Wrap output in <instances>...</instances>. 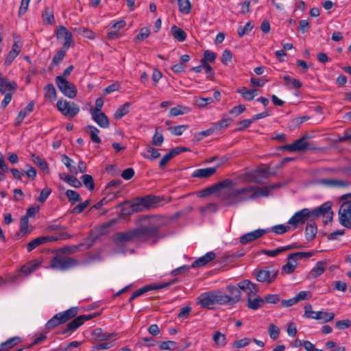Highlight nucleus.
<instances>
[{"mask_svg":"<svg viewBox=\"0 0 351 351\" xmlns=\"http://www.w3.org/2000/svg\"><path fill=\"white\" fill-rule=\"evenodd\" d=\"M270 195L271 191L268 186L264 187L246 186L223 192L221 200L224 202L227 206H234L250 199H255L259 197H268Z\"/></svg>","mask_w":351,"mask_h":351,"instance_id":"nucleus-1","label":"nucleus"},{"mask_svg":"<svg viewBox=\"0 0 351 351\" xmlns=\"http://www.w3.org/2000/svg\"><path fill=\"white\" fill-rule=\"evenodd\" d=\"M330 209V202H326L320 206L310 210L308 208H303L296 212L288 221V223L294 228H297L300 225L304 223L307 220L313 221L315 218L323 215Z\"/></svg>","mask_w":351,"mask_h":351,"instance_id":"nucleus-2","label":"nucleus"},{"mask_svg":"<svg viewBox=\"0 0 351 351\" xmlns=\"http://www.w3.org/2000/svg\"><path fill=\"white\" fill-rule=\"evenodd\" d=\"M77 307H71L64 312L57 313L47 322L45 328L47 330L53 329L74 318L77 315Z\"/></svg>","mask_w":351,"mask_h":351,"instance_id":"nucleus-3","label":"nucleus"},{"mask_svg":"<svg viewBox=\"0 0 351 351\" xmlns=\"http://www.w3.org/2000/svg\"><path fill=\"white\" fill-rule=\"evenodd\" d=\"M278 270L274 269L271 266L263 267L259 269L254 271V276L260 282L272 283L277 278Z\"/></svg>","mask_w":351,"mask_h":351,"instance_id":"nucleus-4","label":"nucleus"},{"mask_svg":"<svg viewBox=\"0 0 351 351\" xmlns=\"http://www.w3.org/2000/svg\"><path fill=\"white\" fill-rule=\"evenodd\" d=\"M159 226H142L138 228H135L136 239L142 241H147L150 239H158Z\"/></svg>","mask_w":351,"mask_h":351,"instance_id":"nucleus-5","label":"nucleus"},{"mask_svg":"<svg viewBox=\"0 0 351 351\" xmlns=\"http://www.w3.org/2000/svg\"><path fill=\"white\" fill-rule=\"evenodd\" d=\"M55 80L58 89L64 96L71 99L76 97L77 90L73 83L60 76H56Z\"/></svg>","mask_w":351,"mask_h":351,"instance_id":"nucleus-6","label":"nucleus"},{"mask_svg":"<svg viewBox=\"0 0 351 351\" xmlns=\"http://www.w3.org/2000/svg\"><path fill=\"white\" fill-rule=\"evenodd\" d=\"M78 265V261L68 256H55L51 261V267L56 269L66 270Z\"/></svg>","mask_w":351,"mask_h":351,"instance_id":"nucleus-7","label":"nucleus"},{"mask_svg":"<svg viewBox=\"0 0 351 351\" xmlns=\"http://www.w3.org/2000/svg\"><path fill=\"white\" fill-rule=\"evenodd\" d=\"M56 106L58 110L67 117L73 118L80 112V108L74 102L67 101L62 99L58 101Z\"/></svg>","mask_w":351,"mask_h":351,"instance_id":"nucleus-8","label":"nucleus"},{"mask_svg":"<svg viewBox=\"0 0 351 351\" xmlns=\"http://www.w3.org/2000/svg\"><path fill=\"white\" fill-rule=\"evenodd\" d=\"M339 221L343 226L351 229V201L342 203L338 212Z\"/></svg>","mask_w":351,"mask_h":351,"instance_id":"nucleus-9","label":"nucleus"},{"mask_svg":"<svg viewBox=\"0 0 351 351\" xmlns=\"http://www.w3.org/2000/svg\"><path fill=\"white\" fill-rule=\"evenodd\" d=\"M178 282V280L177 278H174L167 282H164L159 284L158 285H148L143 287L142 288L135 291L132 294L133 297L138 298L139 296L143 295L145 293L152 291V290H156V289H161L166 288L173 284H175Z\"/></svg>","mask_w":351,"mask_h":351,"instance_id":"nucleus-10","label":"nucleus"},{"mask_svg":"<svg viewBox=\"0 0 351 351\" xmlns=\"http://www.w3.org/2000/svg\"><path fill=\"white\" fill-rule=\"evenodd\" d=\"M56 36L58 38L64 39L62 48L64 49H69L74 44L72 34L64 26L60 25L58 27L56 30Z\"/></svg>","mask_w":351,"mask_h":351,"instance_id":"nucleus-11","label":"nucleus"},{"mask_svg":"<svg viewBox=\"0 0 351 351\" xmlns=\"http://www.w3.org/2000/svg\"><path fill=\"white\" fill-rule=\"evenodd\" d=\"M307 138V136H304L298 140L295 141L291 144L282 146V149L289 152H299L306 150L308 145Z\"/></svg>","mask_w":351,"mask_h":351,"instance_id":"nucleus-12","label":"nucleus"},{"mask_svg":"<svg viewBox=\"0 0 351 351\" xmlns=\"http://www.w3.org/2000/svg\"><path fill=\"white\" fill-rule=\"evenodd\" d=\"M213 295L212 291L200 294L197 298V304L202 308L214 309L215 302Z\"/></svg>","mask_w":351,"mask_h":351,"instance_id":"nucleus-13","label":"nucleus"},{"mask_svg":"<svg viewBox=\"0 0 351 351\" xmlns=\"http://www.w3.org/2000/svg\"><path fill=\"white\" fill-rule=\"evenodd\" d=\"M269 231V230L268 229H258L252 232H247L240 237L239 241L242 245H246L250 242L258 239Z\"/></svg>","mask_w":351,"mask_h":351,"instance_id":"nucleus-14","label":"nucleus"},{"mask_svg":"<svg viewBox=\"0 0 351 351\" xmlns=\"http://www.w3.org/2000/svg\"><path fill=\"white\" fill-rule=\"evenodd\" d=\"M135 229L127 232H119L114 236V241L119 244L123 242H129L136 239Z\"/></svg>","mask_w":351,"mask_h":351,"instance_id":"nucleus-15","label":"nucleus"},{"mask_svg":"<svg viewBox=\"0 0 351 351\" xmlns=\"http://www.w3.org/2000/svg\"><path fill=\"white\" fill-rule=\"evenodd\" d=\"M56 239H57L54 238V236H42L37 237L27 243V250L29 252L43 243L56 241Z\"/></svg>","mask_w":351,"mask_h":351,"instance_id":"nucleus-16","label":"nucleus"},{"mask_svg":"<svg viewBox=\"0 0 351 351\" xmlns=\"http://www.w3.org/2000/svg\"><path fill=\"white\" fill-rule=\"evenodd\" d=\"M238 286L243 291L246 292L247 295H258L259 288L256 284L252 282L249 280H243L238 283Z\"/></svg>","mask_w":351,"mask_h":351,"instance_id":"nucleus-17","label":"nucleus"},{"mask_svg":"<svg viewBox=\"0 0 351 351\" xmlns=\"http://www.w3.org/2000/svg\"><path fill=\"white\" fill-rule=\"evenodd\" d=\"M327 265V260L318 261L315 266L310 271L307 277L309 279H314L321 276L325 271Z\"/></svg>","mask_w":351,"mask_h":351,"instance_id":"nucleus-18","label":"nucleus"},{"mask_svg":"<svg viewBox=\"0 0 351 351\" xmlns=\"http://www.w3.org/2000/svg\"><path fill=\"white\" fill-rule=\"evenodd\" d=\"M227 291L229 292L230 295H228V298L230 299V304H234L237 303L241 299V292L242 290L239 287L234 285H228L226 288Z\"/></svg>","mask_w":351,"mask_h":351,"instance_id":"nucleus-19","label":"nucleus"},{"mask_svg":"<svg viewBox=\"0 0 351 351\" xmlns=\"http://www.w3.org/2000/svg\"><path fill=\"white\" fill-rule=\"evenodd\" d=\"M216 254L214 252H207L205 255L195 260L191 265L192 268L200 267L206 265L208 263L214 260Z\"/></svg>","mask_w":351,"mask_h":351,"instance_id":"nucleus-20","label":"nucleus"},{"mask_svg":"<svg viewBox=\"0 0 351 351\" xmlns=\"http://www.w3.org/2000/svg\"><path fill=\"white\" fill-rule=\"evenodd\" d=\"M264 306L263 299L259 295H247V306L248 308L256 311Z\"/></svg>","mask_w":351,"mask_h":351,"instance_id":"nucleus-21","label":"nucleus"},{"mask_svg":"<svg viewBox=\"0 0 351 351\" xmlns=\"http://www.w3.org/2000/svg\"><path fill=\"white\" fill-rule=\"evenodd\" d=\"M115 335L116 333L104 332L100 328H97L92 332V337L95 341H108Z\"/></svg>","mask_w":351,"mask_h":351,"instance_id":"nucleus-22","label":"nucleus"},{"mask_svg":"<svg viewBox=\"0 0 351 351\" xmlns=\"http://www.w3.org/2000/svg\"><path fill=\"white\" fill-rule=\"evenodd\" d=\"M143 200L146 202L148 208L160 206L165 202V197L163 196L148 195L143 197Z\"/></svg>","mask_w":351,"mask_h":351,"instance_id":"nucleus-23","label":"nucleus"},{"mask_svg":"<svg viewBox=\"0 0 351 351\" xmlns=\"http://www.w3.org/2000/svg\"><path fill=\"white\" fill-rule=\"evenodd\" d=\"M93 119L102 128H107L110 125L108 117L103 112H92Z\"/></svg>","mask_w":351,"mask_h":351,"instance_id":"nucleus-24","label":"nucleus"},{"mask_svg":"<svg viewBox=\"0 0 351 351\" xmlns=\"http://www.w3.org/2000/svg\"><path fill=\"white\" fill-rule=\"evenodd\" d=\"M217 171V167H208L205 169H198L192 173L193 178H208L214 175Z\"/></svg>","mask_w":351,"mask_h":351,"instance_id":"nucleus-25","label":"nucleus"},{"mask_svg":"<svg viewBox=\"0 0 351 351\" xmlns=\"http://www.w3.org/2000/svg\"><path fill=\"white\" fill-rule=\"evenodd\" d=\"M319 184L327 185L330 186H335V187H347L349 186V182L344 181V180H335V179H322L318 181Z\"/></svg>","mask_w":351,"mask_h":351,"instance_id":"nucleus-26","label":"nucleus"},{"mask_svg":"<svg viewBox=\"0 0 351 351\" xmlns=\"http://www.w3.org/2000/svg\"><path fill=\"white\" fill-rule=\"evenodd\" d=\"M214 298L215 304H230V299L228 298V295L223 293L221 291H212Z\"/></svg>","mask_w":351,"mask_h":351,"instance_id":"nucleus-27","label":"nucleus"},{"mask_svg":"<svg viewBox=\"0 0 351 351\" xmlns=\"http://www.w3.org/2000/svg\"><path fill=\"white\" fill-rule=\"evenodd\" d=\"M60 178L74 188L78 189L82 186V182L74 176L63 173L60 174Z\"/></svg>","mask_w":351,"mask_h":351,"instance_id":"nucleus-28","label":"nucleus"},{"mask_svg":"<svg viewBox=\"0 0 351 351\" xmlns=\"http://www.w3.org/2000/svg\"><path fill=\"white\" fill-rule=\"evenodd\" d=\"M132 210L134 213H137L147 208L146 202L143 200V197H136L133 201H130Z\"/></svg>","mask_w":351,"mask_h":351,"instance_id":"nucleus-29","label":"nucleus"},{"mask_svg":"<svg viewBox=\"0 0 351 351\" xmlns=\"http://www.w3.org/2000/svg\"><path fill=\"white\" fill-rule=\"evenodd\" d=\"M21 341L19 337H12L5 342L2 343L0 346V351H8L10 349L17 345ZM23 349H19L16 351H22Z\"/></svg>","mask_w":351,"mask_h":351,"instance_id":"nucleus-30","label":"nucleus"},{"mask_svg":"<svg viewBox=\"0 0 351 351\" xmlns=\"http://www.w3.org/2000/svg\"><path fill=\"white\" fill-rule=\"evenodd\" d=\"M171 32L174 38H176L177 40L180 42H183L186 38V32L182 29L176 26V25H173L171 27Z\"/></svg>","mask_w":351,"mask_h":351,"instance_id":"nucleus-31","label":"nucleus"},{"mask_svg":"<svg viewBox=\"0 0 351 351\" xmlns=\"http://www.w3.org/2000/svg\"><path fill=\"white\" fill-rule=\"evenodd\" d=\"M45 97L50 100V101H55L57 97L56 90L53 84H47L45 88Z\"/></svg>","mask_w":351,"mask_h":351,"instance_id":"nucleus-32","label":"nucleus"},{"mask_svg":"<svg viewBox=\"0 0 351 351\" xmlns=\"http://www.w3.org/2000/svg\"><path fill=\"white\" fill-rule=\"evenodd\" d=\"M317 232V228L315 223H307L305 229V236L308 241L313 240Z\"/></svg>","mask_w":351,"mask_h":351,"instance_id":"nucleus-33","label":"nucleus"},{"mask_svg":"<svg viewBox=\"0 0 351 351\" xmlns=\"http://www.w3.org/2000/svg\"><path fill=\"white\" fill-rule=\"evenodd\" d=\"M298 265L297 261L295 259H287V264L284 265L281 269L282 274H291L294 272Z\"/></svg>","mask_w":351,"mask_h":351,"instance_id":"nucleus-34","label":"nucleus"},{"mask_svg":"<svg viewBox=\"0 0 351 351\" xmlns=\"http://www.w3.org/2000/svg\"><path fill=\"white\" fill-rule=\"evenodd\" d=\"M32 161L42 171L49 172V167L45 160L42 159L39 156L35 154H32Z\"/></svg>","mask_w":351,"mask_h":351,"instance_id":"nucleus-35","label":"nucleus"},{"mask_svg":"<svg viewBox=\"0 0 351 351\" xmlns=\"http://www.w3.org/2000/svg\"><path fill=\"white\" fill-rule=\"evenodd\" d=\"M16 84L13 82H8L6 79H5L3 82H0V92L2 93H5V90H10L12 92H14L16 89Z\"/></svg>","mask_w":351,"mask_h":351,"instance_id":"nucleus-36","label":"nucleus"},{"mask_svg":"<svg viewBox=\"0 0 351 351\" xmlns=\"http://www.w3.org/2000/svg\"><path fill=\"white\" fill-rule=\"evenodd\" d=\"M130 204V200H125L119 204L117 205L116 208H121V213H120V216L121 217H128V216H130V215H132L134 212L133 210H132V206L131 205H130L129 207H125L124 206L125 205H127V204Z\"/></svg>","mask_w":351,"mask_h":351,"instance_id":"nucleus-37","label":"nucleus"},{"mask_svg":"<svg viewBox=\"0 0 351 351\" xmlns=\"http://www.w3.org/2000/svg\"><path fill=\"white\" fill-rule=\"evenodd\" d=\"M314 254V252H298L289 254L287 259H295L297 261V259L308 258L313 256Z\"/></svg>","mask_w":351,"mask_h":351,"instance_id":"nucleus-38","label":"nucleus"},{"mask_svg":"<svg viewBox=\"0 0 351 351\" xmlns=\"http://www.w3.org/2000/svg\"><path fill=\"white\" fill-rule=\"evenodd\" d=\"M65 195L66 197L69 199V202L72 204L74 205L77 202H81L82 198L79 193H77L75 191L68 189Z\"/></svg>","mask_w":351,"mask_h":351,"instance_id":"nucleus-39","label":"nucleus"},{"mask_svg":"<svg viewBox=\"0 0 351 351\" xmlns=\"http://www.w3.org/2000/svg\"><path fill=\"white\" fill-rule=\"evenodd\" d=\"M213 339L215 345L218 347H223L226 344V337L220 331H215Z\"/></svg>","mask_w":351,"mask_h":351,"instance_id":"nucleus-40","label":"nucleus"},{"mask_svg":"<svg viewBox=\"0 0 351 351\" xmlns=\"http://www.w3.org/2000/svg\"><path fill=\"white\" fill-rule=\"evenodd\" d=\"M130 104L128 102L125 103L123 105L121 106L114 112V117L117 119H121L123 116L127 114L129 112V108Z\"/></svg>","mask_w":351,"mask_h":351,"instance_id":"nucleus-41","label":"nucleus"},{"mask_svg":"<svg viewBox=\"0 0 351 351\" xmlns=\"http://www.w3.org/2000/svg\"><path fill=\"white\" fill-rule=\"evenodd\" d=\"M334 313H328L324 311H318L316 313V315H315V319H324V322H329L333 320L335 318Z\"/></svg>","mask_w":351,"mask_h":351,"instance_id":"nucleus-42","label":"nucleus"},{"mask_svg":"<svg viewBox=\"0 0 351 351\" xmlns=\"http://www.w3.org/2000/svg\"><path fill=\"white\" fill-rule=\"evenodd\" d=\"M213 102V97H195L194 99L195 104L200 108H205L208 104Z\"/></svg>","mask_w":351,"mask_h":351,"instance_id":"nucleus-43","label":"nucleus"},{"mask_svg":"<svg viewBox=\"0 0 351 351\" xmlns=\"http://www.w3.org/2000/svg\"><path fill=\"white\" fill-rule=\"evenodd\" d=\"M42 17L44 21H47L49 25H53L55 23L53 13L48 7H46L42 13Z\"/></svg>","mask_w":351,"mask_h":351,"instance_id":"nucleus-44","label":"nucleus"},{"mask_svg":"<svg viewBox=\"0 0 351 351\" xmlns=\"http://www.w3.org/2000/svg\"><path fill=\"white\" fill-rule=\"evenodd\" d=\"M85 186L90 191L95 189V182L93 177L89 174H84L81 177Z\"/></svg>","mask_w":351,"mask_h":351,"instance_id":"nucleus-45","label":"nucleus"},{"mask_svg":"<svg viewBox=\"0 0 351 351\" xmlns=\"http://www.w3.org/2000/svg\"><path fill=\"white\" fill-rule=\"evenodd\" d=\"M150 34V30L148 27H142L139 32V33L134 37V41L135 43H138L144 40L147 38Z\"/></svg>","mask_w":351,"mask_h":351,"instance_id":"nucleus-46","label":"nucleus"},{"mask_svg":"<svg viewBox=\"0 0 351 351\" xmlns=\"http://www.w3.org/2000/svg\"><path fill=\"white\" fill-rule=\"evenodd\" d=\"M190 111V108L186 106H177L170 110V114L173 117H176L180 114L187 113Z\"/></svg>","mask_w":351,"mask_h":351,"instance_id":"nucleus-47","label":"nucleus"},{"mask_svg":"<svg viewBox=\"0 0 351 351\" xmlns=\"http://www.w3.org/2000/svg\"><path fill=\"white\" fill-rule=\"evenodd\" d=\"M218 206L215 203H208L205 206L199 208V211L202 215H206L210 213H215L217 210Z\"/></svg>","mask_w":351,"mask_h":351,"instance_id":"nucleus-48","label":"nucleus"},{"mask_svg":"<svg viewBox=\"0 0 351 351\" xmlns=\"http://www.w3.org/2000/svg\"><path fill=\"white\" fill-rule=\"evenodd\" d=\"M200 63H202V66H203V69H204L206 73V77L210 80H214L215 77V71L213 67L204 60H200Z\"/></svg>","mask_w":351,"mask_h":351,"instance_id":"nucleus-49","label":"nucleus"},{"mask_svg":"<svg viewBox=\"0 0 351 351\" xmlns=\"http://www.w3.org/2000/svg\"><path fill=\"white\" fill-rule=\"evenodd\" d=\"M66 50L67 49H64L63 48H62V49L59 50L53 56L51 66L57 65L60 62H61L63 60V59L66 55Z\"/></svg>","mask_w":351,"mask_h":351,"instance_id":"nucleus-50","label":"nucleus"},{"mask_svg":"<svg viewBox=\"0 0 351 351\" xmlns=\"http://www.w3.org/2000/svg\"><path fill=\"white\" fill-rule=\"evenodd\" d=\"M180 12L183 14H189L191 11V5L189 0H178Z\"/></svg>","mask_w":351,"mask_h":351,"instance_id":"nucleus-51","label":"nucleus"},{"mask_svg":"<svg viewBox=\"0 0 351 351\" xmlns=\"http://www.w3.org/2000/svg\"><path fill=\"white\" fill-rule=\"evenodd\" d=\"M86 128L90 129V139L93 143H100L101 138L99 137L98 134L99 133V130L93 125H88Z\"/></svg>","mask_w":351,"mask_h":351,"instance_id":"nucleus-52","label":"nucleus"},{"mask_svg":"<svg viewBox=\"0 0 351 351\" xmlns=\"http://www.w3.org/2000/svg\"><path fill=\"white\" fill-rule=\"evenodd\" d=\"M187 128V125H179L176 126H170L168 128V130L171 132V134L176 136H180Z\"/></svg>","mask_w":351,"mask_h":351,"instance_id":"nucleus-53","label":"nucleus"},{"mask_svg":"<svg viewBox=\"0 0 351 351\" xmlns=\"http://www.w3.org/2000/svg\"><path fill=\"white\" fill-rule=\"evenodd\" d=\"M62 162H64V165L69 169V171L71 173L75 175L77 174L78 171L77 170V168L71 165V162H73L72 159H71L66 155L64 154L62 156Z\"/></svg>","mask_w":351,"mask_h":351,"instance_id":"nucleus-54","label":"nucleus"},{"mask_svg":"<svg viewBox=\"0 0 351 351\" xmlns=\"http://www.w3.org/2000/svg\"><path fill=\"white\" fill-rule=\"evenodd\" d=\"M176 344V342L173 341H161L159 348L162 350H173L177 348Z\"/></svg>","mask_w":351,"mask_h":351,"instance_id":"nucleus-55","label":"nucleus"},{"mask_svg":"<svg viewBox=\"0 0 351 351\" xmlns=\"http://www.w3.org/2000/svg\"><path fill=\"white\" fill-rule=\"evenodd\" d=\"M90 199H87L86 201H84V202L81 203V204H79L77 205H76L71 210V213H76V214H80L81 213H82L84 209L88 206V205L90 204Z\"/></svg>","mask_w":351,"mask_h":351,"instance_id":"nucleus-56","label":"nucleus"},{"mask_svg":"<svg viewBox=\"0 0 351 351\" xmlns=\"http://www.w3.org/2000/svg\"><path fill=\"white\" fill-rule=\"evenodd\" d=\"M283 79L286 82V85L291 84L293 86V87L296 89L300 88L302 86V84L300 80L295 78H292L289 75H284Z\"/></svg>","mask_w":351,"mask_h":351,"instance_id":"nucleus-57","label":"nucleus"},{"mask_svg":"<svg viewBox=\"0 0 351 351\" xmlns=\"http://www.w3.org/2000/svg\"><path fill=\"white\" fill-rule=\"evenodd\" d=\"M68 324V330H71V331H75L80 326H81L83 323L81 320V318L78 316L77 317H75L73 319H72Z\"/></svg>","mask_w":351,"mask_h":351,"instance_id":"nucleus-58","label":"nucleus"},{"mask_svg":"<svg viewBox=\"0 0 351 351\" xmlns=\"http://www.w3.org/2000/svg\"><path fill=\"white\" fill-rule=\"evenodd\" d=\"M234 184V182H233V180L228 178V179H225V180H222L221 182L217 183L215 185L217 187V191H219L222 189L230 188V186H232Z\"/></svg>","mask_w":351,"mask_h":351,"instance_id":"nucleus-59","label":"nucleus"},{"mask_svg":"<svg viewBox=\"0 0 351 351\" xmlns=\"http://www.w3.org/2000/svg\"><path fill=\"white\" fill-rule=\"evenodd\" d=\"M51 193V189H49L48 187L44 188L40 191V195L37 198L38 202H40V204H43L44 202H45V201L47 200V199L48 198V197L50 195Z\"/></svg>","mask_w":351,"mask_h":351,"instance_id":"nucleus-60","label":"nucleus"},{"mask_svg":"<svg viewBox=\"0 0 351 351\" xmlns=\"http://www.w3.org/2000/svg\"><path fill=\"white\" fill-rule=\"evenodd\" d=\"M291 229L290 226H285L283 224L274 226L271 228V230L276 234H282Z\"/></svg>","mask_w":351,"mask_h":351,"instance_id":"nucleus-61","label":"nucleus"},{"mask_svg":"<svg viewBox=\"0 0 351 351\" xmlns=\"http://www.w3.org/2000/svg\"><path fill=\"white\" fill-rule=\"evenodd\" d=\"M263 299L264 304L266 302L269 304H277L280 300L279 295L277 294H267L263 298Z\"/></svg>","mask_w":351,"mask_h":351,"instance_id":"nucleus-62","label":"nucleus"},{"mask_svg":"<svg viewBox=\"0 0 351 351\" xmlns=\"http://www.w3.org/2000/svg\"><path fill=\"white\" fill-rule=\"evenodd\" d=\"M158 128H156V132L154 134L152 137V143L155 146H160L163 141H164V137L162 134H159L158 132Z\"/></svg>","mask_w":351,"mask_h":351,"instance_id":"nucleus-63","label":"nucleus"},{"mask_svg":"<svg viewBox=\"0 0 351 351\" xmlns=\"http://www.w3.org/2000/svg\"><path fill=\"white\" fill-rule=\"evenodd\" d=\"M268 330L269 336L272 339L276 340L278 338L280 335V329L276 325L274 324H270Z\"/></svg>","mask_w":351,"mask_h":351,"instance_id":"nucleus-64","label":"nucleus"}]
</instances>
